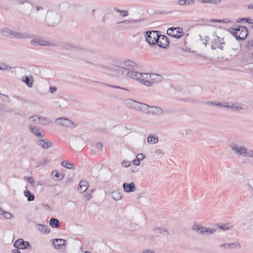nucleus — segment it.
<instances>
[{
    "instance_id": "obj_36",
    "label": "nucleus",
    "mask_w": 253,
    "mask_h": 253,
    "mask_svg": "<svg viewBox=\"0 0 253 253\" xmlns=\"http://www.w3.org/2000/svg\"><path fill=\"white\" fill-rule=\"evenodd\" d=\"M49 224L52 227L57 228L60 226V223L57 219L52 218L49 221Z\"/></svg>"
},
{
    "instance_id": "obj_30",
    "label": "nucleus",
    "mask_w": 253,
    "mask_h": 253,
    "mask_svg": "<svg viewBox=\"0 0 253 253\" xmlns=\"http://www.w3.org/2000/svg\"><path fill=\"white\" fill-rule=\"evenodd\" d=\"M111 197L115 201H119L122 198V194L119 190L113 191L111 194Z\"/></svg>"
},
{
    "instance_id": "obj_4",
    "label": "nucleus",
    "mask_w": 253,
    "mask_h": 253,
    "mask_svg": "<svg viewBox=\"0 0 253 253\" xmlns=\"http://www.w3.org/2000/svg\"><path fill=\"white\" fill-rule=\"evenodd\" d=\"M1 34L4 37L9 38L26 39L31 38V36L27 33L18 32L7 28H3L1 31Z\"/></svg>"
},
{
    "instance_id": "obj_63",
    "label": "nucleus",
    "mask_w": 253,
    "mask_h": 253,
    "mask_svg": "<svg viewBox=\"0 0 253 253\" xmlns=\"http://www.w3.org/2000/svg\"><path fill=\"white\" fill-rule=\"evenodd\" d=\"M143 253H154V252L152 251L147 250L144 251Z\"/></svg>"
},
{
    "instance_id": "obj_12",
    "label": "nucleus",
    "mask_w": 253,
    "mask_h": 253,
    "mask_svg": "<svg viewBox=\"0 0 253 253\" xmlns=\"http://www.w3.org/2000/svg\"><path fill=\"white\" fill-rule=\"evenodd\" d=\"M158 31H148L146 32V40L151 45L155 44L159 38Z\"/></svg>"
},
{
    "instance_id": "obj_7",
    "label": "nucleus",
    "mask_w": 253,
    "mask_h": 253,
    "mask_svg": "<svg viewBox=\"0 0 253 253\" xmlns=\"http://www.w3.org/2000/svg\"><path fill=\"white\" fill-rule=\"evenodd\" d=\"M229 32L232 34L237 40H245L248 35V30L243 26H239L238 28H230Z\"/></svg>"
},
{
    "instance_id": "obj_5",
    "label": "nucleus",
    "mask_w": 253,
    "mask_h": 253,
    "mask_svg": "<svg viewBox=\"0 0 253 253\" xmlns=\"http://www.w3.org/2000/svg\"><path fill=\"white\" fill-rule=\"evenodd\" d=\"M145 79H143V84L147 86H151L154 84L161 82L164 78L160 75L156 74L146 73Z\"/></svg>"
},
{
    "instance_id": "obj_62",
    "label": "nucleus",
    "mask_w": 253,
    "mask_h": 253,
    "mask_svg": "<svg viewBox=\"0 0 253 253\" xmlns=\"http://www.w3.org/2000/svg\"><path fill=\"white\" fill-rule=\"evenodd\" d=\"M221 23H227L230 22V20H229V19H227V18L223 19L222 20H221Z\"/></svg>"
},
{
    "instance_id": "obj_64",
    "label": "nucleus",
    "mask_w": 253,
    "mask_h": 253,
    "mask_svg": "<svg viewBox=\"0 0 253 253\" xmlns=\"http://www.w3.org/2000/svg\"><path fill=\"white\" fill-rule=\"evenodd\" d=\"M12 253H21V252L17 249H14L12 250Z\"/></svg>"
},
{
    "instance_id": "obj_56",
    "label": "nucleus",
    "mask_w": 253,
    "mask_h": 253,
    "mask_svg": "<svg viewBox=\"0 0 253 253\" xmlns=\"http://www.w3.org/2000/svg\"><path fill=\"white\" fill-rule=\"evenodd\" d=\"M121 15L124 17L128 15V13L127 11L122 10L121 12Z\"/></svg>"
},
{
    "instance_id": "obj_32",
    "label": "nucleus",
    "mask_w": 253,
    "mask_h": 253,
    "mask_svg": "<svg viewBox=\"0 0 253 253\" xmlns=\"http://www.w3.org/2000/svg\"><path fill=\"white\" fill-rule=\"evenodd\" d=\"M61 165L62 166L68 169H73L75 168V165L73 163L68 161H63L61 162Z\"/></svg>"
},
{
    "instance_id": "obj_58",
    "label": "nucleus",
    "mask_w": 253,
    "mask_h": 253,
    "mask_svg": "<svg viewBox=\"0 0 253 253\" xmlns=\"http://www.w3.org/2000/svg\"><path fill=\"white\" fill-rule=\"evenodd\" d=\"M132 163L135 166H139L140 165V161L138 159L134 160L132 161Z\"/></svg>"
},
{
    "instance_id": "obj_42",
    "label": "nucleus",
    "mask_w": 253,
    "mask_h": 253,
    "mask_svg": "<svg viewBox=\"0 0 253 253\" xmlns=\"http://www.w3.org/2000/svg\"><path fill=\"white\" fill-rule=\"evenodd\" d=\"M23 81L29 87L33 86V81L31 80L28 76L25 77Z\"/></svg>"
},
{
    "instance_id": "obj_33",
    "label": "nucleus",
    "mask_w": 253,
    "mask_h": 253,
    "mask_svg": "<svg viewBox=\"0 0 253 253\" xmlns=\"http://www.w3.org/2000/svg\"><path fill=\"white\" fill-rule=\"evenodd\" d=\"M24 195L27 198V200L28 202L33 201L35 200L34 195L28 190H25L24 191Z\"/></svg>"
},
{
    "instance_id": "obj_41",
    "label": "nucleus",
    "mask_w": 253,
    "mask_h": 253,
    "mask_svg": "<svg viewBox=\"0 0 253 253\" xmlns=\"http://www.w3.org/2000/svg\"><path fill=\"white\" fill-rule=\"evenodd\" d=\"M221 1V0H202V2L203 3H209L215 4H218L220 3Z\"/></svg>"
},
{
    "instance_id": "obj_59",
    "label": "nucleus",
    "mask_w": 253,
    "mask_h": 253,
    "mask_svg": "<svg viewBox=\"0 0 253 253\" xmlns=\"http://www.w3.org/2000/svg\"><path fill=\"white\" fill-rule=\"evenodd\" d=\"M186 4H193L194 3V0H185Z\"/></svg>"
},
{
    "instance_id": "obj_53",
    "label": "nucleus",
    "mask_w": 253,
    "mask_h": 253,
    "mask_svg": "<svg viewBox=\"0 0 253 253\" xmlns=\"http://www.w3.org/2000/svg\"><path fill=\"white\" fill-rule=\"evenodd\" d=\"M95 147L99 150H102L103 149V144L101 143H97L95 144Z\"/></svg>"
},
{
    "instance_id": "obj_44",
    "label": "nucleus",
    "mask_w": 253,
    "mask_h": 253,
    "mask_svg": "<svg viewBox=\"0 0 253 253\" xmlns=\"http://www.w3.org/2000/svg\"><path fill=\"white\" fill-rule=\"evenodd\" d=\"M50 161V159L45 158L42 161L39 162L37 167H39L40 166H44V165L47 164L48 163H49Z\"/></svg>"
},
{
    "instance_id": "obj_45",
    "label": "nucleus",
    "mask_w": 253,
    "mask_h": 253,
    "mask_svg": "<svg viewBox=\"0 0 253 253\" xmlns=\"http://www.w3.org/2000/svg\"><path fill=\"white\" fill-rule=\"evenodd\" d=\"M40 118V116L35 115L34 116L31 117L30 118V119H32V122H33L34 123L39 124Z\"/></svg>"
},
{
    "instance_id": "obj_43",
    "label": "nucleus",
    "mask_w": 253,
    "mask_h": 253,
    "mask_svg": "<svg viewBox=\"0 0 253 253\" xmlns=\"http://www.w3.org/2000/svg\"><path fill=\"white\" fill-rule=\"evenodd\" d=\"M51 174L52 175H54V176L56 177L57 178H58L59 179H62L64 178V175L62 174H59L58 173V172L56 170H54L52 171Z\"/></svg>"
},
{
    "instance_id": "obj_11",
    "label": "nucleus",
    "mask_w": 253,
    "mask_h": 253,
    "mask_svg": "<svg viewBox=\"0 0 253 253\" xmlns=\"http://www.w3.org/2000/svg\"><path fill=\"white\" fill-rule=\"evenodd\" d=\"M167 34L172 37L179 39L183 36V29L180 27H172L168 29Z\"/></svg>"
},
{
    "instance_id": "obj_2",
    "label": "nucleus",
    "mask_w": 253,
    "mask_h": 253,
    "mask_svg": "<svg viewBox=\"0 0 253 253\" xmlns=\"http://www.w3.org/2000/svg\"><path fill=\"white\" fill-rule=\"evenodd\" d=\"M31 12L33 14V17L37 23H40L45 18L47 13L44 6L38 4L33 5Z\"/></svg>"
},
{
    "instance_id": "obj_39",
    "label": "nucleus",
    "mask_w": 253,
    "mask_h": 253,
    "mask_svg": "<svg viewBox=\"0 0 253 253\" xmlns=\"http://www.w3.org/2000/svg\"><path fill=\"white\" fill-rule=\"evenodd\" d=\"M219 228L222 230H229L232 228L233 225L229 224H222L218 226Z\"/></svg>"
},
{
    "instance_id": "obj_46",
    "label": "nucleus",
    "mask_w": 253,
    "mask_h": 253,
    "mask_svg": "<svg viewBox=\"0 0 253 253\" xmlns=\"http://www.w3.org/2000/svg\"><path fill=\"white\" fill-rule=\"evenodd\" d=\"M228 102H215V105L221 107L227 108Z\"/></svg>"
},
{
    "instance_id": "obj_26",
    "label": "nucleus",
    "mask_w": 253,
    "mask_h": 253,
    "mask_svg": "<svg viewBox=\"0 0 253 253\" xmlns=\"http://www.w3.org/2000/svg\"><path fill=\"white\" fill-rule=\"evenodd\" d=\"M192 229L193 230L202 234H205V231H207L206 227H203L197 224H194Z\"/></svg>"
},
{
    "instance_id": "obj_38",
    "label": "nucleus",
    "mask_w": 253,
    "mask_h": 253,
    "mask_svg": "<svg viewBox=\"0 0 253 253\" xmlns=\"http://www.w3.org/2000/svg\"><path fill=\"white\" fill-rule=\"evenodd\" d=\"M50 120L47 118L40 116L39 124L42 125H47L50 123Z\"/></svg>"
},
{
    "instance_id": "obj_27",
    "label": "nucleus",
    "mask_w": 253,
    "mask_h": 253,
    "mask_svg": "<svg viewBox=\"0 0 253 253\" xmlns=\"http://www.w3.org/2000/svg\"><path fill=\"white\" fill-rule=\"evenodd\" d=\"M87 188L88 182L85 180L81 181L79 185L78 190L81 193H84L86 191Z\"/></svg>"
},
{
    "instance_id": "obj_3",
    "label": "nucleus",
    "mask_w": 253,
    "mask_h": 253,
    "mask_svg": "<svg viewBox=\"0 0 253 253\" xmlns=\"http://www.w3.org/2000/svg\"><path fill=\"white\" fill-rule=\"evenodd\" d=\"M229 146L235 154L243 157H249L253 158V151L248 149L244 146L231 143Z\"/></svg>"
},
{
    "instance_id": "obj_10",
    "label": "nucleus",
    "mask_w": 253,
    "mask_h": 253,
    "mask_svg": "<svg viewBox=\"0 0 253 253\" xmlns=\"http://www.w3.org/2000/svg\"><path fill=\"white\" fill-rule=\"evenodd\" d=\"M224 45L225 42L223 38H220L216 35L213 36L211 44L212 49L219 48L222 49Z\"/></svg>"
},
{
    "instance_id": "obj_25",
    "label": "nucleus",
    "mask_w": 253,
    "mask_h": 253,
    "mask_svg": "<svg viewBox=\"0 0 253 253\" xmlns=\"http://www.w3.org/2000/svg\"><path fill=\"white\" fill-rule=\"evenodd\" d=\"M219 246L224 249L227 248L230 249L239 248L241 247L240 244L238 243H224L220 245Z\"/></svg>"
},
{
    "instance_id": "obj_22",
    "label": "nucleus",
    "mask_w": 253,
    "mask_h": 253,
    "mask_svg": "<svg viewBox=\"0 0 253 253\" xmlns=\"http://www.w3.org/2000/svg\"><path fill=\"white\" fill-rule=\"evenodd\" d=\"M52 245L56 249H60L62 246L66 244V240L61 239H54L51 240Z\"/></svg>"
},
{
    "instance_id": "obj_31",
    "label": "nucleus",
    "mask_w": 253,
    "mask_h": 253,
    "mask_svg": "<svg viewBox=\"0 0 253 253\" xmlns=\"http://www.w3.org/2000/svg\"><path fill=\"white\" fill-rule=\"evenodd\" d=\"M151 114L153 115L159 116L163 113L162 109L159 107L152 106L151 107Z\"/></svg>"
},
{
    "instance_id": "obj_34",
    "label": "nucleus",
    "mask_w": 253,
    "mask_h": 253,
    "mask_svg": "<svg viewBox=\"0 0 253 253\" xmlns=\"http://www.w3.org/2000/svg\"><path fill=\"white\" fill-rule=\"evenodd\" d=\"M159 139L158 137L154 136L153 134H150L147 137V142L150 144H156L158 142Z\"/></svg>"
},
{
    "instance_id": "obj_21",
    "label": "nucleus",
    "mask_w": 253,
    "mask_h": 253,
    "mask_svg": "<svg viewBox=\"0 0 253 253\" xmlns=\"http://www.w3.org/2000/svg\"><path fill=\"white\" fill-rule=\"evenodd\" d=\"M124 190L126 193L134 192L136 190V187L133 182L124 183L123 185Z\"/></svg>"
},
{
    "instance_id": "obj_19",
    "label": "nucleus",
    "mask_w": 253,
    "mask_h": 253,
    "mask_svg": "<svg viewBox=\"0 0 253 253\" xmlns=\"http://www.w3.org/2000/svg\"><path fill=\"white\" fill-rule=\"evenodd\" d=\"M55 122L64 127L73 128L75 127L73 123L71 120L66 118H59L56 120Z\"/></svg>"
},
{
    "instance_id": "obj_16",
    "label": "nucleus",
    "mask_w": 253,
    "mask_h": 253,
    "mask_svg": "<svg viewBox=\"0 0 253 253\" xmlns=\"http://www.w3.org/2000/svg\"><path fill=\"white\" fill-rule=\"evenodd\" d=\"M14 246L18 249H26L31 247L30 243L22 238L17 240L14 243Z\"/></svg>"
},
{
    "instance_id": "obj_15",
    "label": "nucleus",
    "mask_w": 253,
    "mask_h": 253,
    "mask_svg": "<svg viewBox=\"0 0 253 253\" xmlns=\"http://www.w3.org/2000/svg\"><path fill=\"white\" fill-rule=\"evenodd\" d=\"M29 130L32 134L38 138H41L43 137L44 136L43 130L39 126L30 125Z\"/></svg>"
},
{
    "instance_id": "obj_17",
    "label": "nucleus",
    "mask_w": 253,
    "mask_h": 253,
    "mask_svg": "<svg viewBox=\"0 0 253 253\" xmlns=\"http://www.w3.org/2000/svg\"><path fill=\"white\" fill-rule=\"evenodd\" d=\"M156 43L160 47L166 48L168 46L169 42L167 36L160 34L159 35V38H158Z\"/></svg>"
},
{
    "instance_id": "obj_28",
    "label": "nucleus",
    "mask_w": 253,
    "mask_h": 253,
    "mask_svg": "<svg viewBox=\"0 0 253 253\" xmlns=\"http://www.w3.org/2000/svg\"><path fill=\"white\" fill-rule=\"evenodd\" d=\"M136 21H137V20H124L120 22L119 23L121 24L120 27L121 28L125 29H128L131 28V27L129 26V24L131 23L135 22Z\"/></svg>"
},
{
    "instance_id": "obj_61",
    "label": "nucleus",
    "mask_w": 253,
    "mask_h": 253,
    "mask_svg": "<svg viewBox=\"0 0 253 253\" xmlns=\"http://www.w3.org/2000/svg\"><path fill=\"white\" fill-rule=\"evenodd\" d=\"M241 20H246V22L249 23H253V19L251 21H250V19L249 18H244L243 19H242Z\"/></svg>"
},
{
    "instance_id": "obj_50",
    "label": "nucleus",
    "mask_w": 253,
    "mask_h": 253,
    "mask_svg": "<svg viewBox=\"0 0 253 253\" xmlns=\"http://www.w3.org/2000/svg\"><path fill=\"white\" fill-rule=\"evenodd\" d=\"M215 231V230L213 229H210V228H207V231H205V234H211L213 233H214Z\"/></svg>"
},
{
    "instance_id": "obj_35",
    "label": "nucleus",
    "mask_w": 253,
    "mask_h": 253,
    "mask_svg": "<svg viewBox=\"0 0 253 253\" xmlns=\"http://www.w3.org/2000/svg\"><path fill=\"white\" fill-rule=\"evenodd\" d=\"M37 228L42 233L47 234L49 231L47 229V226L43 224H38L36 226Z\"/></svg>"
},
{
    "instance_id": "obj_6",
    "label": "nucleus",
    "mask_w": 253,
    "mask_h": 253,
    "mask_svg": "<svg viewBox=\"0 0 253 253\" xmlns=\"http://www.w3.org/2000/svg\"><path fill=\"white\" fill-rule=\"evenodd\" d=\"M125 103L129 108L144 113L147 112L149 107V106L145 104L141 103L130 99L126 100Z\"/></svg>"
},
{
    "instance_id": "obj_13",
    "label": "nucleus",
    "mask_w": 253,
    "mask_h": 253,
    "mask_svg": "<svg viewBox=\"0 0 253 253\" xmlns=\"http://www.w3.org/2000/svg\"><path fill=\"white\" fill-rule=\"evenodd\" d=\"M64 50H70L73 51H81L85 50L86 48L83 45H76L70 43H65L62 46Z\"/></svg>"
},
{
    "instance_id": "obj_52",
    "label": "nucleus",
    "mask_w": 253,
    "mask_h": 253,
    "mask_svg": "<svg viewBox=\"0 0 253 253\" xmlns=\"http://www.w3.org/2000/svg\"><path fill=\"white\" fill-rule=\"evenodd\" d=\"M122 164L124 167H128L130 165V163L128 161H124Z\"/></svg>"
},
{
    "instance_id": "obj_57",
    "label": "nucleus",
    "mask_w": 253,
    "mask_h": 253,
    "mask_svg": "<svg viewBox=\"0 0 253 253\" xmlns=\"http://www.w3.org/2000/svg\"><path fill=\"white\" fill-rule=\"evenodd\" d=\"M57 90V88L56 87L54 86H51L49 87V90L50 92L52 93L55 92Z\"/></svg>"
},
{
    "instance_id": "obj_47",
    "label": "nucleus",
    "mask_w": 253,
    "mask_h": 253,
    "mask_svg": "<svg viewBox=\"0 0 253 253\" xmlns=\"http://www.w3.org/2000/svg\"><path fill=\"white\" fill-rule=\"evenodd\" d=\"M84 199L85 201H89L92 197L91 192H86L84 196Z\"/></svg>"
},
{
    "instance_id": "obj_51",
    "label": "nucleus",
    "mask_w": 253,
    "mask_h": 253,
    "mask_svg": "<svg viewBox=\"0 0 253 253\" xmlns=\"http://www.w3.org/2000/svg\"><path fill=\"white\" fill-rule=\"evenodd\" d=\"M136 158L137 159L140 161L143 160L145 158V156L143 154L140 153L137 155Z\"/></svg>"
},
{
    "instance_id": "obj_60",
    "label": "nucleus",
    "mask_w": 253,
    "mask_h": 253,
    "mask_svg": "<svg viewBox=\"0 0 253 253\" xmlns=\"http://www.w3.org/2000/svg\"><path fill=\"white\" fill-rule=\"evenodd\" d=\"M178 4L180 5H184L186 4V1L185 0H179L178 1Z\"/></svg>"
},
{
    "instance_id": "obj_8",
    "label": "nucleus",
    "mask_w": 253,
    "mask_h": 253,
    "mask_svg": "<svg viewBox=\"0 0 253 253\" xmlns=\"http://www.w3.org/2000/svg\"><path fill=\"white\" fill-rule=\"evenodd\" d=\"M44 19L48 26H54L59 23L61 17L57 13L50 11L47 12Z\"/></svg>"
},
{
    "instance_id": "obj_55",
    "label": "nucleus",
    "mask_w": 253,
    "mask_h": 253,
    "mask_svg": "<svg viewBox=\"0 0 253 253\" xmlns=\"http://www.w3.org/2000/svg\"><path fill=\"white\" fill-rule=\"evenodd\" d=\"M27 181L31 184H33L35 183V180L32 177H28L27 178Z\"/></svg>"
},
{
    "instance_id": "obj_14",
    "label": "nucleus",
    "mask_w": 253,
    "mask_h": 253,
    "mask_svg": "<svg viewBox=\"0 0 253 253\" xmlns=\"http://www.w3.org/2000/svg\"><path fill=\"white\" fill-rule=\"evenodd\" d=\"M19 3L22 5L21 9L22 13L26 16H30L33 5L27 1H20Z\"/></svg>"
},
{
    "instance_id": "obj_23",
    "label": "nucleus",
    "mask_w": 253,
    "mask_h": 253,
    "mask_svg": "<svg viewBox=\"0 0 253 253\" xmlns=\"http://www.w3.org/2000/svg\"><path fill=\"white\" fill-rule=\"evenodd\" d=\"M126 68H125L127 70V71L132 70V69H135L138 67V65L132 60H128L124 62Z\"/></svg>"
},
{
    "instance_id": "obj_48",
    "label": "nucleus",
    "mask_w": 253,
    "mask_h": 253,
    "mask_svg": "<svg viewBox=\"0 0 253 253\" xmlns=\"http://www.w3.org/2000/svg\"><path fill=\"white\" fill-rule=\"evenodd\" d=\"M154 153L156 155H164V152L161 149H157L155 150V151H154Z\"/></svg>"
},
{
    "instance_id": "obj_29",
    "label": "nucleus",
    "mask_w": 253,
    "mask_h": 253,
    "mask_svg": "<svg viewBox=\"0 0 253 253\" xmlns=\"http://www.w3.org/2000/svg\"><path fill=\"white\" fill-rule=\"evenodd\" d=\"M0 214L3 215L4 218L6 219L11 220L14 218V215L12 213L5 211L1 208H0Z\"/></svg>"
},
{
    "instance_id": "obj_40",
    "label": "nucleus",
    "mask_w": 253,
    "mask_h": 253,
    "mask_svg": "<svg viewBox=\"0 0 253 253\" xmlns=\"http://www.w3.org/2000/svg\"><path fill=\"white\" fill-rule=\"evenodd\" d=\"M245 181V178L243 175H237L235 178V182L238 184H241Z\"/></svg>"
},
{
    "instance_id": "obj_9",
    "label": "nucleus",
    "mask_w": 253,
    "mask_h": 253,
    "mask_svg": "<svg viewBox=\"0 0 253 253\" xmlns=\"http://www.w3.org/2000/svg\"><path fill=\"white\" fill-rule=\"evenodd\" d=\"M146 73H142L140 72L134 71L133 70L126 71V75L128 78L135 80L138 81L141 84H143V79H145Z\"/></svg>"
},
{
    "instance_id": "obj_37",
    "label": "nucleus",
    "mask_w": 253,
    "mask_h": 253,
    "mask_svg": "<svg viewBox=\"0 0 253 253\" xmlns=\"http://www.w3.org/2000/svg\"><path fill=\"white\" fill-rule=\"evenodd\" d=\"M154 232L157 233H159L164 235H167L169 234V231L167 229L161 228H157L154 229Z\"/></svg>"
},
{
    "instance_id": "obj_1",
    "label": "nucleus",
    "mask_w": 253,
    "mask_h": 253,
    "mask_svg": "<svg viewBox=\"0 0 253 253\" xmlns=\"http://www.w3.org/2000/svg\"><path fill=\"white\" fill-rule=\"evenodd\" d=\"M102 70L104 74L115 78L125 76L126 73V69L116 66H103Z\"/></svg>"
},
{
    "instance_id": "obj_49",
    "label": "nucleus",
    "mask_w": 253,
    "mask_h": 253,
    "mask_svg": "<svg viewBox=\"0 0 253 253\" xmlns=\"http://www.w3.org/2000/svg\"><path fill=\"white\" fill-rule=\"evenodd\" d=\"M103 85H105V86H110L111 87H113V88H120V89H124V90H126V89L125 88H123V87H121L120 86H117V85H111L110 84H105V83H101Z\"/></svg>"
},
{
    "instance_id": "obj_54",
    "label": "nucleus",
    "mask_w": 253,
    "mask_h": 253,
    "mask_svg": "<svg viewBox=\"0 0 253 253\" xmlns=\"http://www.w3.org/2000/svg\"><path fill=\"white\" fill-rule=\"evenodd\" d=\"M2 98L1 99L4 101H6V102H8L9 101V98L8 97V96L7 95H4V94H3L2 95Z\"/></svg>"
},
{
    "instance_id": "obj_24",
    "label": "nucleus",
    "mask_w": 253,
    "mask_h": 253,
    "mask_svg": "<svg viewBox=\"0 0 253 253\" xmlns=\"http://www.w3.org/2000/svg\"><path fill=\"white\" fill-rule=\"evenodd\" d=\"M36 143L43 149H47L52 145L51 143L46 139L37 140Z\"/></svg>"
},
{
    "instance_id": "obj_18",
    "label": "nucleus",
    "mask_w": 253,
    "mask_h": 253,
    "mask_svg": "<svg viewBox=\"0 0 253 253\" xmlns=\"http://www.w3.org/2000/svg\"><path fill=\"white\" fill-rule=\"evenodd\" d=\"M31 43L32 45L37 46H57L56 44L51 43L49 42L42 40H36L33 39L31 41Z\"/></svg>"
},
{
    "instance_id": "obj_20",
    "label": "nucleus",
    "mask_w": 253,
    "mask_h": 253,
    "mask_svg": "<svg viewBox=\"0 0 253 253\" xmlns=\"http://www.w3.org/2000/svg\"><path fill=\"white\" fill-rule=\"evenodd\" d=\"M227 106V108L231 109L233 112H239L244 109V105L242 103H228Z\"/></svg>"
}]
</instances>
